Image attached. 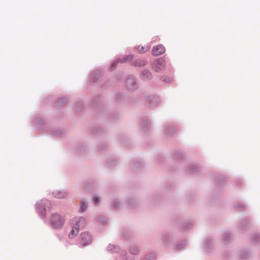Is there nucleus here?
Instances as JSON below:
<instances>
[{"label":"nucleus","instance_id":"obj_2","mask_svg":"<svg viewBox=\"0 0 260 260\" xmlns=\"http://www.w3.org/2000/svg\"><path fill=\"white\" fill-rule=\"evenodd\" d=\"M64 223V218L58 214H53L51 218V224L55 229L61 228Z\"/></svg>","mask_w":260,"mask_h":260},{"label":"nucleus","instance_id":"obj_7","mask_svg":"<svg viewBox=\"0 0 260 260\" xmlns=\"http://www.w3.org/2000/svg\"><path fill=\"white\" fill-rule=\"evenodd\" d=\"M86 208V205L85 203L82 202L81 203L80 210L81 211H84Z\"/></svg>","mask_w":260,"mask_h":260},{"label":"nucleus","instance_id":"obj_10","mask_svg":"<svg viewBox=\"0 0 260 260\" xmlns=\"http://www.w3.org/2000/svg\"><path fill=\"white\" fill-rule=\"evenodd\" d=\"M122 62H126V59L125 58H124L123 59V61Z\"/></svg>","mask_w":260,"mask_h":260},{"label":"nucleus","instance_id":"obj_11","mask_svg":"<svg viewBox=\"0 0 260 260\" xmlns=\"http://www.w3.org/2000/svg\"><path fill=\"white\" fill-rule=\"evenodd\" d=\"M115 64H116V63H114V64H113V66H115Z\"/></svg>","mask_w":260,"mask_h":260},{"label":"nucleus","instance_id":"obj_3","mask_svg":"<svg viewBox=\"0 0 260 260\" xmlns=\"http://www.w3.org/2000/svg\"><path fill=\"white\" fill-rule=\"evenodd\" d=\"M165 52V48L162 45H158L152 48V54L154 56H158Z\"/></svg>","mask_w":260,"mask_h":260},{"label":"nucleus","instance_id":"obj_6","mask_svg":"<svg viewBox=\"0 0 260 260\" xmlns=\"http://www.w3.org/2000/svg\"><path fill=\"white\" fill-rule=\"evenodd\" d=\"M131 253L133 254H137L139 253V250L136 247H132L130 250Z\"/></svg>","mask_w":260,"mask_h":260},{"label":"nucleus","instance_id":"obj_8","mask_svg":"<svg viewBox=\"0 0 260 260\" xmlns=\"http://www.w3.org/2000/svg\"><path fill=\"white\" fill-rule=\"evenodd\" d=\"M99 200L98 197H94L93 198V202L94 204H96L99 203Z\"/></svg>","mask_w":260,"mask_h":260},{"label":"nucleus","instance_id":"obj_5","mask_svg":"<svg viewBox=\"0 0 260 260\" xmlns=\"http://www.w3.org/2000/svg\"><path fill=\"white\" fill-rule=\"evenodd\" d=\"M138 50H139V52H140L141 53H143V52H145L148 51V48L147 47L139 46L138 47Z\"/></svg>","mask_w":260,"mask_h":260},{"label":"nucleus","instance_id":"obj_9","mask_svg":"<svg viewBox=\"0 0 260 260\" xmlns=\"http://www.w3.org/2000/svg\"><path fill=\"white\" fill-rule=\"evenodd\" d=\"M127 59H128L129 60H131L132 59V56H127Z\"/></svg>","mask_w":260,"mask_h":260},{"label":"nucleus","instance_id":"obj_1","mask_svg":"<svg viewBox=\"0 0 260 260\" xmlns=\"http://www.w3.org/2000/svg\"><path fill=\"white\" fill-rule=\"evenodd\" d=\"M73 225L72 229L70 233L69 234L70 238H74L79 233V228L80 226H82L84 223L85 220L83 218H78L74 220Z\"/></svg>","mask_w":260,"mask_h":260},{"label":"nucleus","instance_id":"obj_4","mask_svg":"<svg viewBox=\"0 0 260 260\" xmlns=\"http://www.w3.org/2000/svg\"><path fill=\"white\" fill-rule=\"evenodd\" d=\"M82 243L83 246L87 245L91 242V238L86 233H83L81 235Z\"/></svg>","mask_w":260,"mask_h":260}]
</instances>
